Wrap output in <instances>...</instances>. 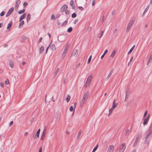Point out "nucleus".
<instances>
[{
	"label": "nucleus",
	"instance_id": "nucleus-1",
	"mask_svg": "<svg viewBox=\"0 0 152 152\" xmlns=\"http://www.w3.org/2000/svg\"><path fill=\"white\" fill-rule=\"evenodd\" d=\"M134 22V20H131L130 21L129 23L128 24L127 27L126 29V32H128L130 30Z\"/></svg>",
	"mask_w": 152,
	"mask_h": 152
},
{
	"label": "nucleus",
	"instance_id": "nucleus-2",
	"mask_svg": "<svg viewBox=\"0 0 152 152\" xmlns=\"http://www.w3.org/2000/svg\"><path fill=\"white\" fill-rule=\"evenodd\" d=\"M92 79V76L91 75H89L87 78L85 86L87 87L88 86H89L90 85Z\"/></svg>",
	"mask_w": 152,
	"mask_h": 152
},
{
	"label": "nucleus",
	"instance_id": "nucleus-3",
	"mask_svg": "<svg viewBox=\"0 0 152 152\" xmlns=\"http://www.w3.org/2000/svg\"><path fill=\"white\" fill-rule=\"evenodd\" d=\"M58 40L60 42H62L64 41L66 39V36L64 35H61L59 36L58 37Z\"/></svg>",
	"mask_w": 152,
	"mask_h": 152
},
{
	"label": "nucleus",
	"instance_id": "nucleus-4",
	"mask_svg": "<svg viewBox=\"0 0 152 152\" xmlns=\"http://www.w3.org/2000/svg\"><path fill=\"white\" fill-rule=\"evenodd\" d=\"M152 134V125L150 126L149 129V132L148 134L145 137V140L148 138L150 135Z\"/></svg>",
	"mask_w": 152,
	"mask_h": 152
},
{
	"label": "nucleus",
	"instance_id": "nucleus-5",
	"mask_svg": "<svg viewBox=\"0 0 152 152\" xmlns=\"http://www.w3.org/2000/svg\"><path fill=\"white\" fill-rule=\"evenodd\" d=\"M150 116V115L149 114L148 115L147 117L146 118L144 119L143 122V124L145 126L147 124Z\"/></svg>",
	"mask_w": 152,
	"mask_h": 152
},
{
	"label": "nucleus",
	"instance_id": "nucleus-6",
	"mask_svg": "<svg viewBox=\"0 0 152 152\" xmlns=\"http://www.w3.org/2000/svg\"><path fill=\"white\" fill-rule=\"evenodd\" d=\"M20 0H17L15 4V10H17L19 7V5L20 3Z\"/></svg>",
	"mask_w": 152,
	"mask_h": 152
},
{
	"label": "nucleus",
	"instance_id": "nucleus-7",
	"mask_svg": "<svg viewBox=\"0 0 152 152\" xmlns=\"http://www.w3.org/2000/svg\"><path fill=\"white\" fill-rule=\"evenodd\" d=\"M114 148V146L113 145L110 146L108 147L107 152H113Z\"/></svg>",
	"mask_w": 152,
	"mask_h": 152
},
{
	"label": "nucleus",
	"instance_id": "nucleus-8",
	"mask_svg": "<svg viewBox=\"0 0 152 152\" xmlns=\"http://www.w3.org/2000/svg\"><path fill=\"white\" fill-rule=\"evenodd\" d=\"M14 9V8L13 7H11L8 11L7 13L6 17H7L9 16L12 13V12H13V10Z\"/></svg>",
	"mask_w": 152,
	"mask_h": 152
},
{
	"label": "nucleus",
	"instance_id": "nucleus-9",
	"mask_svg": "<svg viewBox=\"0 0 152 152\" xmlns=\"http://www.w3.org/2000/svg\"><path fill=\"white\" fill-rule=\"evenodd\" d=\"M68 7L67 5H64L63 6L61 9V11L63 12L65 11L66 10L67 8Z\"/></svg>",
	"mask_w": 152,
	"mask_h": 152
},
{
	"label": "nucleus",
	"instance_id": "nucleus-10",
	"mask_svg": "<svg viewBox=\"0 0 152 152\" xmlns=\"http://www.w3.org/2000/svg\"><path fill=\"white\" fill-rule=\"evenodd\" d=\"M89 95V93L87 91L84 94L83 98L85 99L86 100L87 99Z\"/></svg>",
	"mask_w": 152,
	"mask_h": 152
},
{
	"label": "nucleus",
	"instance_id": "nucleus-11",
	"mask_svg": "<svg viewBox=\"0 0 152 152\" xmlns=\"http://www.w3.org/2000/svg\"><path fill=\"white\" fill-rule=\"evenodd\" d=\"M78 53V50L77 49H76L75 52L72 54V56H77Z\"/></svg>",
	"mask_w": 152,
	"mask_h": 152
},
{
	"label": "nucleus",
	"instance_id": "nucleus-12",
	"mask_svg": "<svg viewBox=\"0 0 152 152\" xmlns=\"http://www.w3.org/2000/svg\"><path fill=\"white\" fill-rule=\"evenodd\" d=\"M26 13H24L23 14L20 18H19V20L20 22L21 20L23 19L24 18L26 17Z\"/></svg>",
	"mask_w": 152,
	"mask_h": 152
},
{
	"label": "nucleus",
	"instance_id": "nucleus-13",
	"mask_svg": "<svg viewBox=\"0 0 152 152\" xmlns=\"http://www.w3.org/2000/svg\"><path fill=\"white\" fill-rule=\"evenodd\" d=\"M150 7V4H148V6H147V7L145 8V9L143 14H142V16H144L145 14L148 11V10L149 9V8Z\"/></svg>",
	"mask_w": 152,
	"mask_h": 152
},
{
	"label": "nucleus",
	"instance_id": "nucleus-14",
	"mask_svg": "<svg viewBox=\"0 0 152 152\" xmlns=\"http://www.w3.org/2000/svg\"><path fill=\"white\" fill-rule=\"evenodd\" d=\"M86 101V100L85 99H83V98H82V99L81 100L80 103L81 107H82L83 104L85 103Z\"/></svg>",
	"mask_w": 152,
	"mask_h": 152
},
{
	"label": "nucleus",
	"instance_id": "nucleus-15",
	"mask_svg": "<svg viewBox=\"0 0 152 152\" xmlns=\"http://www.w3.org/2000/svg\"><path fill=\"white\" fill-rule=\"evenodd\" d=\"M50 49L53 51L56 49V48L55 44H52L50 47Z\"/></svg>",
	"mask_w": 152,
	"mask_h": 152
},
{
	"label": "nucleus",
	"instance_id": "nucleus-16",
	"mask_svg": "<svg viewBox=\"0 0 152 152\" xmlns=\"http://www.w3.org/2000/svg\"><path fill=\"white\" fill-rule=\"evenodd\" d=\"M39 134H40L39 133L37 132L36 135H33V137L34 139H36L37 138H38L39 137Z\"/></svg>",
	"mask_w": 152,
	"mask_h": 152
},
{
	"label": "nucleus",
	"instance_id": "nucleus-17",
	"mask_svg": "<svg viewBox=\"0 0 152 152\" xmlns=\"http://www.w3.org/2000/svg\"><path fill=\"white\" fill-rule=\"evenodd\" d=\"M113 72V70H112L110 72V73L109 74L108 76H107V80H108L110 78V77H111L112 75V74Z\"/></svg>",
	"mask_w": 152,
	"mask_h": 152
},
{
	"label": "nucleus",
	"instance_id": "nucleus-18",
	"mask_svg": "<svg viewBox=\"0 0 152 152\" xmlns=\"http://www.w3.org/2000/svg\"><path fill=\"white\" fill-rule=\"evenodd\" d=\"M66 102H68L70 100L71 97L68 94L66 95Z\"/></svg>",
	"mask_w": 152,
	"mask_h": 152
},
{
	"label": "nucleus",
	"instance_id": "nucleus-19",
	"mask_svg": "<svg viewBox=\"0 0 152 152\" xmlns=\"http://www.w3.org/2000/svg\"><path fill=\"white\" fill-rule=\"evenodd\" d=\"M31 17V15L30 14H28L27 15V17H26V21L28 23L29 21V20L30 19Z\"/></svg>",
	"mask_w": 152,
	"mask_h": 152
},
{
	"label": "nucleus",
	"instance_id": "nucleus-20",
	"mask_svg": "<svg viewBox=\"0 0 152 152\" xmlns=\"http://www.w3.org/2000/svg\"><path fill=\"white\" fill-rule=\"evenodd\" d=\"M117 103H116L115 100H114L113 102L112 106L116 108L117 106Z\"/></svg>",
	"mask_w": 152,
	"mask_h": 152
},
{
	"label": "nucleus",
	"instance_id": "nucleus-21",
	"mask_svg": "<svg viewBox=\"0 0 152 152\" xmlns=\"http://www.w3.org/2000/svg\"><path fill=\"white\" fill-rule=\"evenodd\" d=\"M67 53V51L64 50L62 55V57L63 58H64V57L65 56Z\"/></svg>",
	"mask_w": 152,
	"mask_h": 152
},
{
	"label": "nucleus",
	"instance_id": "nucleus-22",
	"mask_svg": "<svg viewBox=\"0 0 152 152\" xmlns=\"http://www.w3.org/2000/svg\"><path fill=\"white\" fill-rule=\"evenodd\" d=\"M116 53V51L115 50H114L113 52H112L111 55V56H110V57H112V58H113L114 55H115V54Z\"/></svg>",
	"mask_w": 152,
	"mask_h": 152
},
{
	"label": "nucleus",
	"instance_id": "nucleus-23",
	"mask_svg": "<svg viewBox=\"0 0 152 152\" xmlns=\"http://www.w3.org/2000/svg\"><path fill=\"white\" fill-rule=\"evenodd\" d=\"M135 47V45H134V46H133L130 49V50L128 52V54H130L131 53V52L133 51V50L134 49V47Z\"/></svg>",
	"mask_w": 152,
	"mask_h": 152
},
{
	"label": "nucleus",
	"instance_id": "nucleus-24",
	"mask_svg": "<svg viewBox=\"0 0 152 152\" xmlns=\"http://www.w3.org/2000/svg\"><path fill=\"white\" fill-rule=\"evenodd\" d=\"M107 50H106L104 51V53H103V54L101 56V59H102L104 57V56L105 55V54H106L107 53Z\"/></svg>",
	"mask_w": 152,
	"mask_h": 152
},
{
	"label": "nucleus",
	"instance_id": "nucleus-25",
	"mask_svg": "<svg viewBox=\"0 0 152 152\" xmlns=\"http://www.w3.org/2000/svg\"><path fill=\"white\" fill-rule=\"evenodd\" d=\"M81 133H82V131L81 130H80L79 132L77 134V139H79Z\"/></svg>",
	"mask_w": 152,
	"mask_h": 152
},
{
	"label": "nucleus",
	"instance_id": "nucleus-26",
	"mask_svg": "<svg viewBox=\"0 0 152 152\" xmlns=\"http://www.w3.org/2000/svg\"><path fill=\"white\" fill-rule=\"evenodd\" d=\"M9 65L12 68L14 66V64L13 61H10V62Z\"/></svg>",
	"mask_w": 152,
	"mask_h": 152
},
{
	"label": "nucleus",
	"instance_id": "nucleus-27",
	"mask_svg": "<svg viewBox=\"0 0 152 152\" xmlns=\"http://www.w3.org/2000/svg\"><path fill=\"white\" fill-rule=\"evenodd\" d=\"M44 48L43 46H42L40 47V49H39L40 53H41L42 52L43 50H44Z\"/></svg>",
	"mask_w": 152,
	"mask_h": 152
},
{
	"label": "nucleus",
	"instance_id": "nucleus-28",
	"mask_svg": "<svg viewBox=\"0 0 152 152\" xmlns=\"http://www.w3.org/2000/svg\"><path fill=\"white\" fill-rule=\"evenodd\" d=\"M138 141L135 140L134 143L133 145V147H134L137 145Z\"/></svg>",
	"mask_w": 152,
	"mask_h": 152
},
{
	"label": "nucleus",
	"instance_id": "nucleus-29",
	"mask_svg": "<svg viewBox=\"0 0 152 152\" xmlns=\"http://www.w3.org/2000/svg\"><path fill=\"white\" fill-rule=\"evenodd\" d=\"M12 22L11 23H9L8 24V25L7 27V29L8 30H9V28H10L12 26Z\"/></svg>",
	"mask_w": 152,
	"mask_h": 152
},
{
	"label": "nucleus",
	"instance_id": "nucleus-30",
	"mask_svg": "<svg viewBox=\"0 0 152 152\" xmlns=\"http://www.w3.org/2000/svg\"><path fill=\"white\" fill-rule=\"evenodd\" d=\"M141 136L140 134L137 135L135 139L136 140L139 141V139L141 137Z\"/></svg>",
	"mask_w": 152,
	"mask_h": 152
},
{
	"label": "nucleus",
	"instance_id": "nucleus-31",
	"mask_svg": "<svg viewBox=\"0 0 152 152\" xmlns=\"http://www.w3.org/2000/svg\"><path fill=\"white\" fill-rule=\"evenodd\" d=\"M69 47V45L68 44H67L65 46V48H64V50L67 51L68 50Z\"/></svg>",
	"mask_w": 152,
	"mask_h": 152
},
{
	"label": "nucleus",
	"instance_id": "nucleus-32",
	"mask_svg": "<svg viewBox=\"0 0 152 152\" xmlns=\"http://www.w3.org/2000/svg\"><path fill=\"white\" fill-rule=\"evenodd\" d=\"M25 11V9H23V10H19L18 12V13L19 14H21L23 13Z\"/></svg>",
	"mask_w": 152,
	"mask_h": 152
},
{
	"label": "nucleus",
	"instance_id": "nucleus-33",
	"mask_svg": "<svg viewBox=\"0 0 152 152\" xmlns=\"http://www.w3.org/2000/svg\"><path fill=\"white\" fill-rule=\"evenodd\" d=\"M130 131H131V130L129 129H127L126 130V136L128 135L129 134Z\"/></svg>",
	"mask_w": 152,
	"mask_h": 152
},
{
	"label": "nucleus",
	"instance_id": "nucleus-34",
	"mask_svg": "<svg viewBox=\"0 0 152 152\" xmlns=\"http://www.w3.org/2000/svg\"><path fill=\"white\" fill-rule=\"evenodd\" d=\"M72 30V27L69 28L67 29V31L69 32H71Z\"/></svg>",
	"mask_w": 152,
	"mask_h": 152
},
{
	"label": "nucleus",
	"instance_id": "nucleus-35",
	"mask_svg": "<svg viewBox=\"0 0 152 152\" xmlns=\"http://www.w3.org/2000/svg\"><path fill=\"white\" fill-rule=\"evenodd\" d=\"M98 147V145H97L93 149V151L92 152H95V151L97 150Z\"/></svg>",
	"mask_w": 152,
	"mask_h": 152
},
{
	"label": "nucleus",
	"instance_id": "nucleus-36",
	"mask_svg": "<svg viewBox=\"0 0 152 152\" xmlns=\"http://www.w3.org/2000/svg\"><path fill=\"white\" fill-rule=\"evenodd\" d=\"M91 57H92V56L91 55L88 59V62H87L88 64H89L90 63V62H91Z\"/></svg>",
	"mask_w": 152,
	"mask_h": 152
},
{
	"label": "nucleus",
	"instance_id": "nucleus-37",
	"mask_svg": "<svg viewBox=\"0 0 152 152\" xmlns=\"http://www.w3.org/2000/svg\"><path fill=\"white\" fill-rule=\"evenodd\" d=\"M76 16H77L76 14L75 13H73L72 15L71 16H72V18H75L76 17Z\"/></svg>",
	"mask_w": 152,
	"mask_h": 152
},
{
	"label": "nucleus",
	"instance_id": "nucleus-38",
	"mask_svg": "<svg viewBox=\"0 0 152 152\" xmlns=\"http://www.w3.org/2000/svg\"><path fill=\"white\" fill-rule=\"evenodd\" d=\"M20 24H19V28H20V25H23L24 24V21L23 20H22V21H21L20 22Z\"/></svg>",
	"mask_w": 152,
	"mask_h": 152
},
{
	"label": "nucleus",
	"instance_id": "nucleus-39",
	"mask_svg": "<svg viewBox=\"0 0 152 152\" xmlns=\"http://www.w3.org/2000/svg\"><path fill=\"white\" fill-rule=\"evenodd\" d=\"M125 148L126 147H124V148H121L120 149V151L119 152H124Z\"/></svg>",
	"mask_w": 152,
	"mask_h": 152
},
{
	"label": "nucleus",
	"instance_id": "nucleus-40",
	"mask_svg": "<svg viewBox=\"0 0 152 152\" xmlns=\"http://www.w3.org/2000/svg\"><path fill=\"white\" fill-rule=\"evenodd\" d=\"M67 23V21L66 20L62 24V26H65Z\"/></svg>",
	"mask_w": 152,
	"mask_h": 152
},
{
	"label": "nucleus",
	"instance_id": "nucleus-41",
	"mask_svg": "<svg viewBox=\"0 0 152 152\" xmlns=\"http://www.w3.org/2000/svg\"><path fill=\"white\" fill-rule=\"evenodd\" d=\"M59 71V68H57V69H56V70L55 71V73H54V74L55 75H56L57 73Z\"/></svg>",
	"mask_w": 152,
	"mask_h": 152
},
{
	"label": "nucleus",
	"instance_id": "nucleus-42",
	"mask_svg": "<svg viewBox=\"0 0 152 152\" xmlns=\"http://www.w3.org/2000/svg\"><path fill=\"white\" fill-rule=\"evenodd\" d=\"M148 60V62H150L152 61V54L150 56Z\"/></svg>",
	"mask_w": 152,
	"mask_h": 152
},
{
	"label": "nucleus",
	"instance_id": "nucleus-43",
	"mask_svg": "<svg viewBox=\"0 0 152 152\" xmlns=\"http://www.w3.org/2000/svg\"><path fill=\"white\" fill-rule=\"evenodd\" d=\"M127 90H126V96H125V99L124 100L125 102H126V99L128 97V95H127Z\"/></svg>",
	"mask_w": 152,
	"mask_h": 152
},
{
	"label": "nucleus",
	"instance_id": "nucleus-44",
	"mask_svg": "<svg viewBox=\"0 0 152 152\" xmlns=\"http://www.w3.org/2000/svg\"><path fill=\"white\" fill-rule=\"evenodd\" d=\"M47 127L46 126L45 127L44 130H43V132L45 133V132H46L47 131Z\"/></svg>",
	"mask_w": 152,
	"mask_h": 152
},
{
	"label": "nucleus",
	"instance_id": "nucleus-45",
	"mask_svg": "<svg viewBox=\"0 0 152 152\" xmlns=\"http://www.w3.org/2000/svg\"><path fill=\"white\" fill-rule=\"evenodd\" d=\"M73 0H71L70 2V5L71 6H72L73 4Z\"/></svg>",
	"mask_w": 152,
	"mask_h": 152
},
{
	"label": "nucleus",
	"instance_id": "nucleus-46",
	"mask_svg": "<svg viewBox=\"0 0 152 152\" xmlns=\"http://www.w3.org/2000/svg\"><path fill=\"white\" fill-rule=\"evenodd\" d=\"M74 109L73 106H71L69 108V110L70 111H72Z\"/></svg>",
	"mask_w": 152,
	"mask_h": 152
},
{
	"label": "nucleus",
	"instance_id": "nucleus-47",
	"mask_svg": "<svg viewBox=\"0 0 152 152\" xmlns=\"http://www.w3.org/2000/svg\"><path fill=\"white\" fill-rule=\"evenodd\" d=\"M5 84L6 85H8V84H9V81L8 80H6L5 81Z\"/></svg>",
	"mask_w": 152,
	"mask_h": 152
},
{
	"label": "nucleus",
	"instance_id": "nucleus-48",
	"mask_svg": "<svg viewBox=\"0 0 152 152\" xmlns=\"http://www.w3.org/2000/svg\"><path fill=\"white\" fill-rule=\"evenodd\" d=\"M78 8L79 10H80L81 11H82L83 10V8L82 7H78Z\"/></svg>",
	"mask_w": 152,
	"mask_h": 152
},
{
	"label": "nucleus",
	"instance_id": "nucleus-49",
	"mask_svg": "<svg viewBox=\"0 0 152 152\" xmlns=\"http://www.w3.org/2000/svg\"><path fill=\"white\" fill-rule=\"evenodd\" d=\"M28 5V3L26 2H24L23 3V7H26V6Z\"/></svg>",
	"mask_w": 152,
	"mask_h": 152
},
{
	"label": "nucleus",
	"instance_id": "nucleus-50",
	"mask_svg": "<svg viewBox=\"0 0 152 152\" xmlns=\"http://www.w3.org/2000/svg\"><path fill=\"white\" fill-rule=\"evenodd\" d=\"M103 33H104V31H102L101 32V33L100 35V36L98 37L99 38H100L101 37H102V36L103 35Z\"/></svg>",
	"mask_w": 152,
	"mask_h": 152
},
{
	"label": "nucleus",
	"instance_id": "nucleus-51",
	"mask_svg": "<svg viewBox=\"0 0 152 152\" xmlns=\"http://www.w3.org/2000/svg\"><path fill=\"white\" fill-rule=\"evenodd\" d=\"M4 14V11H2V12L0 14V15L1 16H3Z\"/></svg>",
	"mask_w": 152,
	"mask_h": 152
},
{
	"label": "nucleus",
	"instance_id": "nucleus-52",
	"mask_svg": "<svg viewBox=\"0 0 152 152\" xmlns=\"http://www.w3.org/2000/svg\"><path fill=\"white\" fill-rule=\"evenodd\" d=\"M65 14L66 15H69V12L68 10H66L65 11Z\"/></svg>",
	"mask_w": 152,
	"mask_h": 152
},
{
	"label": "nucleus",
	"instance_id": "nucleus-53",
	"mask_svg": "<svg viewBox=\"0 0 152 152\" xmlns=\"http://www.w3.org/2000/svg\"><path fill=\"white\" fill-rule=\"evenodd\" d=\"M113 110L110 109L109 110V115H110V114H111V113H112V112H113Z\"/></svg>",
	"mask_w": 152,
	"mask_h": 152
},
{
	"label": "nucleus",
	"instance_id": "nucleus-54",
	"mask_svg": "<svg viewBox=\"0 0 152 152\" xmlns=\"http://www.w3.org/2000/svg\"><path fill=\"white\" fill-rule=\"evenodd\" d=\"M113 110L110 109L109 110V115H110V114H111V113H112V112H113Z\"/></svg>",
	"mask_w": 152,
	"mask_h": 152
},
{
	"label": "nucleus",
	"instance_id": "nucleus-55",
	"mask_svg": "<svg viewBox=\"0 0 152 152\" xmlns=\"http://www.w3.org/2000/svg\"><path fill=\"white\" fill-rule=\"evenodd\" d=\"M147 112H148V111L147 110H146L144 114V115H143V117H145V116H146V115L147 114Z\"/></svg>",
	"mask_w": 152,
	"mask_h": 152
},
{
	"label": "nucleus",
	"instance_id": "nucleus-56",
	"mask_svg": "<svg viewBox=\"0 0 152 152\" xmlns=\"http://www.w3.org/2000/svg\"><path fill=\"white\" fill-rule=\"evenodd\" d=\"M95 1V0H93L92 2V6H94Z\"/></svg>",
	"mask_w": 152,
	"mask_h": 152
},
{
	"label": "nucleus",
	"instance_id": "nucleus-57",
	"mask_svg": "<svg viewBox=\"0 0 152 152\" xmlns=\"http://www.w3.org/2000/svg\"><path fill=\"white\" fill-rule=\"evenodd\" d=\"M0 86L2 87H3L4 86V84L3 83H0Z\"/></svg>",
	"mask_w": 152,
	"mask_h": 152
},
{
	"label": "nucleus",
	"instance_id": "nucleus-58",
	"mask_svg": "<svg viewBox=\"0 0 152 152\" xmlns=\"http://www.w3.org/2000/svg\"><path fill=\"white\" fill-rule=\"evenodd\" d=\"M26 39L25 36H23L22 37V39L23 40H25Z\"/></svg>",
	"mask_w": 152,
	"mask_h": 152
},
{
	"label": "nucleus",
	"instance_id": "nucleus-59",
	"mask_svg": "<svg viewBox=\"0 0 152 152\" xmlns=\"http://www.w3.org/2000/svg\"><path fill=\"white\" fill-rule=\"evenodd\" d=\"M42 147H41L39 149L38 152H42Z\"/></svg>",
	"mask_w": 152,
	"mask_h": 152
},
{
	"label": "nucleus",
	"instance_id": "nucleus-60",
	"mask_svg": "<svg viewBox=\"0 0 152 152\" xmlns=\"http://www.w3.org/2000/svg\"><path fill=\"white\" fill-rule=\"evenodd\" d=\"M55 18V16L53 15H52L51 16V19L53 20V19Z\"/></svg>",
	"mask_w": 152,
	"mask_h": 152
},
{
	"label": "nucleus",
	"instance_id": "nucleus-61",
	"mask_svg": "<svg viewBox=\"0 0 152 152\" xmlns=\"http://www.w3.org/2000/svg\"><path fill=\"white\" fill-rule=\"evenodd\" d=\"M50 44L48 47L47 48V49H46V54L47 53V52L48 51V49L50 47Z\"/></svg>",
	"mask_w": 152,
	"mask_h": 152
},
{
	"label": "nucleus",
	"instance_id": "nucleus-62",
	"mask_svg": "<svg viewBox=\"0 0 152 152\" xmlns=\"http://www.w3.org/2000/svg\"><path fill=\"white\" fill-rule=\"evenodd\" d=\"M13 124V122L12 121H11L9 124V126H11Z\"/></svg>",
	"mask_w": 152,
	"mask_h": 152
},
{
	"label": "nucleus",
	"instance_id": "nucleus-63",
	"mask_svg": "<svg viewBox=\"0 0 152 152\" xmlns=\"http://www.w3.org/2000/svg\"><path fill=\"white\" fill-rule=\"evenodd\" d=\"M45 133L42 132V136L45 137Z\"/></svg>",
	"mask_w": 152,
	"mask_h": 152
},
{
	"label": "nucleus",
	"instance_id": "nucleus-64",
	"mask_svg": "<svg viewBox=\"0 0 152 152\" xmlns=\"http://www.w3.org/2000/svg\"><path fill=\"white\" fill-rule=\"evenodd\" d=\"M80 63H78V64H77V65L76 66V67L77 68L78 67H80Z\"/></svg>",
	"mask_w": 152,
	"mask_h": 152
}]
</instances>
